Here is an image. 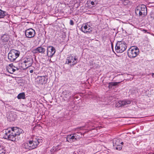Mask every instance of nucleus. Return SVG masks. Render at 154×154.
I'll return each instance as SVG.
<instances>
[{
	"label": "nucleus",
	"mask_w": 154,
	"mask_h": 154,
	"mask_svg": "<svg viewBox=\"0 0 154 154\" xmlns=\"http://www.w3.org/2000/svg\"><path fill=\"white\" fill-rule=\"evenodd\" d=\"M47 51V56L51 58L53 57L56 52L54 48L51 46L48 47Z\"/></svg>",
	"instance_id": "ddd939ff"
},
{
	"label": "nucleus",
	"mask_w": 154,
	"mask_h": 154,
	"mask_svg": "<svg viewBox=\"0 0 154 154\" xmlns=\"http://www.w3.org/2000/svg\"><path fill=\"white\" fill-rule=\"evenodd\" d=\"M24 60L27 68L32 65L33 62V60L32 58H27Z\"/></svg>",
	"instance_id": "6ab92c4d"
},
{
	"label": "nucleus",
	"mask_w": 154,
	"mask_h": 154,
	"mask_svg": "<svg viewBox=\"0 0 154 154\" xmlns=\"http://www.w3.org/2000/svg\"><path fill=\"white\" fill-rule=\"evenodd\" d=\"M10 130L13 132V134H15V135H16L17 137L18 136L20 135L23 131L22 129L17 127H13Z\"/></svg>",
	"instance_id": "2eb2a0df"
},
{
	"label": "nucleus",
	"mask_w": 154,
	"mask_h": 154,
	"mask_svg": "<svg viewBox=\"0 0 154 154\" xmlns=\"http://www.w3.org/2000/svg\"><path fill=\"white\" fill-rule=\"evenodd\" d=\"M132 101L128 99H125L122 100H120L117 102L116 104L117 107H127L128 105L131 103Z\"/></svg>",
	"instance_id": "0eeeda50"
},
{
	"label": "nucleus",
	"mask_w": 154,
	"mask_h": 154,
	"mask_svg": "<svg viewBox=\"0 0 154 154\" xmlns=\"http://www.w3.org/2000/svg\"><path fill=\"white\" fill-rule=\"evenodd\" d=\"M100 1V0H90V2L92 5L94 6L97 4Z\"/></svg>",
	"instance_id": "393cba45"
},
{
	"label": "nucleus",
	"mask_w": 154,
	"mask_h": 154,
	"mask_svg": "<svg viewBox=\"0 0 154 154\" xmlns=\"http://www.w3.org/2000/svg\"><path fill=\"white\" fill-rule=\"evenodd\" d=\"M19 66L23 69L27 68L24 60H22L19 63Z\"/></svg>",
	"instance_id": "412c9836"
},
{
	"label": "nucleus",
	"mask_w": 154,
	"mask_h": 154,
	"mask_svg": "<svg viewBox=\"0 0 154 154\" xmlns=\"http://www.w3.org/2000/svg\"><path fill=\"white\" fill-rule=\"evenodd\" d=\"M15 68L17 69V68L13 66L12 64H10L8 67L7 70L9 72L12 74L15 71Z\"/></svg>",
	"instance_id": "aec40b11"
},
{
	"label": "nucleus",
	"mask_w": 154,
	"mask_h": 154,
	"mask_svg": "<svg viewBox=\"0 0 154 154\" xmlns=\"http://www.w3.org/2000/svg\"><path fill=\"white\" fill-rule=\"evenodd\" d=\"M113 144L114 149L119 150L122 149V146L120 145V141L119 139H114L113 140Z\"/></svg>",
	"instance_id": "1a4fd4ad"
},
{
	"label": "nucleus",
	"mask_w": 154,
	"mask_h": 154,
	"mask_svg": "<svg viewBox=\"0 0 154 154\" xmlns=\"http://www.w3.org/2000/svg\"><path fill=\"white\" fill-rule=\"evenodd\" d=\"M19 51L14 49L11 50L8 54V58L11 62L14 61L19 56Z\"/></svg>",
	"instance_id": "423d86ee"
},
{
	"label": "nucleus",
	"mask_w": 154,
	"mask_h": 154,
	"mask_svg": "<svg viewBox=\"0 0 154 154\" xmlns=\"http://www.w3.org/2000/svg\"><path fill=\"white\" fill-rule=\"evenodd\" d=\"M135 14L139 16H144L146 14L147 9L146 6L143 5L137 6L135 10Z\"/></svg>",
	"instance_id": "39448f33"
},
{
	"label": "nucleus",
	"mask_w": 154,
	"mask_h": 154,
	"mask_svg": "<svg viewBox=\"0 0 154 154\" xmlns=\"http://www.w3.org/2000/svg\"><path fill=\"white\" fill-rule=\"evenodd\" d=\"M74 95H71V91L69 90H65L62 93V96L65 100H69L70 98L73 97Z\"/></svg>",
	"instance_id": "9d476101"
},
{
	"label": "nucleus",
	"mask_w": 154,
	"mask_h": 154,
	"mask_svg": "<svg viewBox=\"0 0 154 154\" xmlns=\"http://www.w3.org/2000/svg\"><path fill=\"white\" fill-rule=\"evenodd\" d=\"M121 82H110L109 83V87L112 88V86H116L118 85Z\"/></svg>",
	"instance_id": "b1692460"
},
{
	"label": "nucleus",
	"mask_w": 154,
	"mask_h": 154,
	"mask_svg": "<svg viewBox=\"0 0 154 154\" xmlns=\"http://www.w3.org/2000/svg\"><path fill=\"white\" fill-rule=\"evenodd\" d=\"M79 129V130H81V128H79L75 129V130H76V129Z\"/></svg>",
	"instance_id": "473e14b6"
},
{
	"label": "nucleus",
	"mask_w": 154,
	"mask_h": 154,
	"mask_svg": "<svg viewBox=\"0 0 154 154\" xmlns=\"http://www.w3.org/2000/svg\"><path fill=\"white\" fill-rule=\"evenodd\" d=\"M127 45L125 42L119 41L117 43L115 46V50L117 53H122L127 48Z\"/></svg>",
	"instance_id": "20e7f679"
},
{
	"label": "nucleus",
	"mask_w": 154,
	"mask_h": 154,
	"mask_svg": "<svg viewBox=\"0 0 154 154\" xmlns=\"http://www.w3.org/2000/svg\"><path fill=\"white\" fill-rule=\"evenodd\" d=\"M10 38V36L8 35L4 34L2 37L1 40L4 44H6Z\"/></svg>",
	"instance_id": "a211bd4d"
},
{
	"label": "nucleus",
	"mask_w": 154,
	"mask_h": 154,
	"mask_svg": "<svg viewBox=\"0 0 154 154\" xmlns=\"http://www.w3.org/2000/svg\"><path fill=\"white\" fill-rule=\"evenodd\" d=\"M17 98L18 99H25L26 97L25 93L22 92L19 94L17 96Z\"/></svg>",
	"instance_id": "5701e85b"
},
{
	"label": "nucleus",
	"mask_w": 154,
	"mask_h": 154,
	"mask_svg": "<svg viewBox=\"0 0 154 154\" xmlns=\"http://www.w3.org/2000/svg\"><path fill=\"white\" fill-rule=\"evenodd\" d=\"M42 139L38 138L35 135L32 136L26 142L22 144V146L23 148L32 150L36 148L40 143H42Z\"/></svg>",
	"instance_id": "f257e3e1"
},
{
	"label": "nucleus",
	"mask_w": 154,
	"mask_h": 154,
	"mask_svg": "<svg viewBox=\"0 0 154 154\" xmlns=\"http://www.w3.org/2000/svg\"><path fill=\"white\" fill-rule=\"evenodd\" d=\"M45 51V49L43 47L40 46L37 48L33 50V52L34 53H41L43 54Z\"/></svg>",
	"instance_id": "dca6fc26"
},
{
	"label": "nucleus",
	"mask_w": 154,
	"mask_h": 154,
	"mask_svg": "<svg viewBox=\"0 0 154 154\" xmlns=\"http://www.w3.org/2000/svg\"><path fill=\"white\" fill-rule=\"evenodd\" d=\"M78 60L75 56H72L71 54L68 55L66 58V63L70 64L71 66L76 64L78 62Z\"/></svg>",
	"instance_id": "6e6552de"
},
{
	"label": "nucleus",
	"mask_w": 154,
	"mask_h": 154,
	"mask_svg": "<svg viewBox=\"0 0 154 154\" xmlns=\"http://www.w3.org/2000/svg\"><path fill=\"white\" fill-rule=\"evenodd\" d=\"M85 33H90L91 32L92 28L88 25V23L82 24L80 29Z\"/></svg>",
	"instance_id": "f8f14e48"
},
{
	"label": "nucleus",
	"mask_w": 154,
	"mask_h": 154,
	"mask_svg": "<svg viewBox=\"0 0 154 154\" xmlns=\"http://www.w3.org/2000/svg\"><path fill=\"white\" fill-rule=\"evenodd\" d=\"M5 133L4 137L5 139H7L8 140L13 141H17L18 140V138L13 134V132L9 129H6L5 131Z\"/></svg>",
	"instance_id": "f03ea898"
},
{
	"label": "nucleus",
	"mask_w": 154,
	"mask_h": 154,
	"mask_svg": "<svg viewBox=\"0 0 154 154\" xmlns=\"http://www.w3.org/2000/svg\"><path fill=\"white\" fill-rule=\"evenodd\" d=\"M144 31H145V32H146V30H144Z\"/></svg>",
	"instance_id": "f704fd0d"
},
{
	"label": "nucleus",
	"mask_w": 154,
	"mask_h": 154,
	"mask_svg": "<svg viewBox=\"0 0 154 154\" xmlns=\"http://www.w3.org/2000/svg\"><path fill=\"white\" fill-rule=\"evenodd\" d=\"M58 146H56L55 147H53L51 149V150L52 149L53 150H54V151H56L58 150L57 148Z\"/></svg>",
	"instance_id": "c85d7f7f"
},
{
	"label": "nucleus",
	"mask_w": 154,
	"mask_h": 154,
	"mask_svg": "<svg viewBox=\"0 0 154 154\" xmlns=\"http://www.w3.org/2000/svg\"><path fill=\"white\" fill-rule=\"evenodd\" d=\"M5 151L3 146L0 145V154H5Z\"/></svg>",
	"instance_id": "a878e982"
},
{
	"label": "nucleus",
	"mask_w": 154,
	"mask_h": 154,
	"mask_svg": "<svg viewBox=\"0 0 154 154\" xmlns=\"http://www.w3.org/2000/svg\"><path fill=\"white\" fill-rule=\"evenodd\" d=\"M122 144V145L123 144V142H120V144Z\"/></svg>",
	"instance_id": "2f4dec72"
},
{
	"label": "nucleus",
	"mask_w": 154,
	"mask_h": 154,
	"mask_svg": "<svg viewBox=\"0 0 154 154\" xmlns=\"http://www.w3.org/2000/svg\"><path fill=\"white\" fill-rule=\"evenodd\" d=\"M66 139L67 141L71 143L77 140L74 134L72 135V134L68 135Z\"/></svg>",
	"instance_id": "f3484780"
},
{
	"label": "nucleus",
	"mask_w": 154,
	"mask_h": 154,
	"mask_svg": "<svg viewBox=\"0 0 154 154\" xmlns=\"http://www.w3.org/2000/svg\"><path fill=\"white\" fill-rule=\"evenodd\" d=\"M38 82L39 84L43 85L46 83L47 82L48 79L47 76H38L37 77Z\"/></svg>",
	"instance_id": "4468645a"
},
{
	"label": "nucleus",
	"mask_w": 154,
	"mask_h": 154,
	"mask_svg": "<svg viewBox=\"0 0 154 154\" xmlns=\"http://www.w3.org/2000/svg\"><path fill=\"white\" fill-rule=\"evenodd\" d=\"M154 77V76L153 77Z\"/></svg>",
	"instance_id": "c9c22d12"
},
{
	"label": "nucleus",
	"mask_w": 154,
	"mask_h": 154,
	"mask_svg": "<svg viewBox=\"0 0 154 154\" xmlns=\"http://www.w3.org/2000/svg\"><path fill=\"white\" fill-rule=\"evenodd\" d=\"M150 17L153 19H154V12H152L150 14Z\"/></svg>",
	"instance_id": "cd10ccee"
},
{
	"label": "nucleus",
	"mask_w": 154,
	"mask_h": 154,
	"mask_svg": "<svg viewBox=\"0 0 154 154\" xmlns=\"http://www.w3.org/2000/svg\"><path fill=\"white\" fill-rule=\"evenodd\" d=\"M29 72H30L31 73H32L33 72V70L32 69V70H30Z\"/></svg>",
	"instance_id": "7c9ffc66"
},
{
	"label": "nucleus",
	"mask_w": 154,
	"mask_h": 154,
	"mask_svg": "<svg viewBox=\"0 0 154 154\" xmlns=\"http://www.w3.org/2000/svg\"><path fill=\"white\" fill-rule=\"evenodd\" d=\"M139 52V49L136 46H132L128 50V55L131 58H134L137 56Z\"/></svg>",
	"instance_id": "7ed1b4c3"
},
{
	"label": "nucleus",
	"mask_w": 154,
	"mask_h": 154,
	"mask_svg": "<svg viewBox=\"0 0 154 154\" xmlns=\"http://www.w3.org/2000/svg\"><path fill=\"white\" fill-rule=\"evenodd\" d=\"M154 73H152V77H153L154 76Z\"/></svg>",
	"instance_id": "72a5a7b5"
},
{
	"label": "nucleus",
	"mask_w": 154,
	"mask_h": 154,
	"mask_svg": "<svg viewBox=\"0 0 154 154\" xmlns=\"http://www.w3.org/2000/svg\"><path fill=\"white\" fill-rule=\"evenodd\" d=\"M25 33L26 37L32 38L35 36V32L34 30L32 28H30L26 30Z\"/></svg>",
	"instance_id": "9b49d317"
},
{
	"label": "nucleus",
	"mask_w": 154,
	"mask_h": 154,
	"mask_svg": "<svg viewBox=\"0 0 154 154\" xmlns=\"http://www.w3.org/2000/svg\"><path fill=\"white\" fill-rule=\"evenodd\" d=\"M74 134L77 140H79L80 138L82 137V134L80 132L74 133Z\"/></svg>",
	"instance_id": "4be33fe9"
},
{
	"label": "nucleus",
	"mask_w": 154,
	"mask_h": 154,
	"mask_svg": "<svg viewBox=\"0 0 154 154\" xmlns=\"http://www.w3.org/2000/svg\"><path fill=\"white\" fill-rule=\"evenodd\" d=\"M5 12L2 10H0V18H3L5 16Z\"/></svg>",
	"instance_id": "bb28decb"
},
{
	"label": "nucleus",
	"mask_w": 154,
	"mask_h": 154,
	"mask_svg": "<svg viewBox=\"0 0 154 154\" xmlns=\"http://www.w3.org/2000/svg\"><path fill=\"white\" fill-rule=\"evenodd\" d=\"M69 24L70 25H72V26L74 25V23L73 21L72 20H70Z\"/></svg>",
	"instance_id": "c756f323"
}]
</instances>
